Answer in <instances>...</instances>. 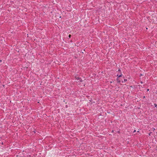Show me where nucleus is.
<instances>
[{
  "label": "nucleus",
  "instance_id": "1",
  "mask_svg": "<svg viewBox=\"0 0 157 157\" xmlns=\"http://www.w3.org/2000/svg\"><path fill=\"white\" fill-rule=\"evenodd\" d=\"M118 71L120 72V73H121V75H119L118 74L117 75V76H118V77H121L122 75L121 73V69H118Z\"/></svg>",
  "mask_w": 157,
  "mask_h": 157
},
{
  "label": "nucleus",
  "instance_id": "2",
  "mask_svg": "<svg viewBox=\"0 0 157 157\" xmlns=\"http://www.w3.org/2000/svg\"><path fill=\"white\" fill-rule=\"evenodd\" d=\"M76 78L77 80H79L80 81H82V79L81 78H79L78 76L76 77Z\"/></svg>",
  "mask_w": 157,
  "mask_h": 157
},
{
  "label": "nucleus",
  "instance_id": "3",
  "mask_svg": "<svg viewBox=\"0 0 157 157\" xmlns=\"http://www.w3.org/2000/svg\"><path fill=\"white\" fill-rule=\"evenodd\" d=\"M118 76V78L117 79V80L118 82L120 83L121 82V81H120V79H119V78L120 77H118V76Z\"/></svg>",
  "mask_w": 157,
  "mask_h": 157
},
{
  "label": "nucleus",
  "instance_id": "4",
  "mask_svg": "<svg viewBox=\"0 0 157 157\" xmlns=\"http://www.w3.org/2000/svg\"><path fill=\"white\" fill-rule=\"evenodd\" d=\"M127 79H124V82H126V81H127Z\"/></svg>",
  "mask_w": 157,
  "mask_h": 157
},
{
  "label": "nucleus",
  "instance_id": "5",
  "mask_svg": "<svg viewBox=\"0 0 157 157\" xmlns=\"http://www.w3.org/2000/svg\"><path fill=\"white\" fill-rule=\"evenodd\" d=\"M154 105H155V107H156L157 106V105L156 104H154Z\"/></svg>",
  "mask_w": 157,
  "mask_h": 157
},
{
  "label": "nucleus",
  "instance_id": "6",
  "mask_svg": "<svg viewBox=\"0 0 157 157\" xmlns=\"http://www.w3.org/2000/svg\"><path fill=\"white\" fill-rule=\"evenodd\" d=\"M136 132V130H134V131L133 132V133H134V132Z\"/></svg>",
  "mask_w": 157,
  "mask_h": 157
},
{
  "label": "nucleus",
  "instance_id": "7",
  "mask_svg": "<svg viewBox=\"0 0 157 157\" xmlns=\"http://www.w3.org/2000/svg\"><path fill=\"white\" fill-rule=\"evenodd\" d=\"M71 35H69V38H70L71 37Z\"/></svg>",
  "mask_w": 157,
  "mask_h": 157
},
{
  "label": "nucleus",
  "instance_id": "8",
  "mask_svg": "<svg viewBox=\"0 0 157 157\" xmlns=\"http://www.w3.org/2000/svg\"><path fill=\"white\" fill-rule=\"evenodd\" d=\"M137 132H139V131H138Z\"/></svg>",
  "mask_w": 157,
  "mask_h": 157
},
{
  "label": "nucleus",
  "instance_id": "9",
  "mask_svg": "<svg viewBox=\"0 0 157 157\" xmlns=\"http://www.w3.org/2000/svg\"><path fill=\"white\" fill-rule=\"evenodd\" d=\"M145 98V97L144 96L143 97L144 98Z\"/></svg>",
  "mask_w": 157,
  "mask_h": 157
},
{
  "label": "nucleus",
  "instance_id": "10",
  "mask_svg": "<svg viewBox=\"0 0 157 157\" xmlns=\"http://www.w3.org/2000/svg\"><path fill=\"white\" fill-rule=\"evenodd\" d=\"M110 83H112V82H110Z\"/></svg>",
  "mask_w": 157,
  "mask_h": 157
},
{
  "label": "nucleus",
  "instance_id": "11",
  "mask_svg": "<svg viewBox=\"0 0 157 157\" xmlns=\"http://www.w3.org/2000/svg\"><path fill=\"white\" fill-rule=\"evenodd\" d=\"M147 90V91H148L149 90V89H148Z\"/></svg>",
  "mask_w": 157,
  "mask_h": 157
}]
</instances>
